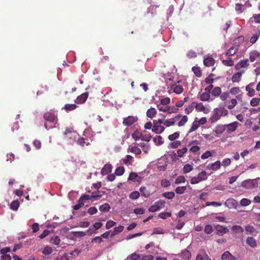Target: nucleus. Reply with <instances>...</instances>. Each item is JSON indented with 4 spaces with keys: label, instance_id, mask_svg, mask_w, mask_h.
<instances>
[{
    "label": "nucleus",
    "instance_id": "nucleus-1",
    "mask_svg": "<svg viewBox=\"0 0 260 260\" xmlns=\"http://www.w3.org/2000/svg\"><path fill=\"white\" fill-rule=\"evenodd\" d=\"M258 179V178L245 180L242 182V185L246 188H253L256 187L258 186V182L257 181V179Z\"/></svg>",
    "mask_w": 260,
    "mask_h": 260
},
{
    "label": "nucleus",
    "instance_id": "nucleus-2",
    "mask_svg": "<svg viewBox=\"0 0 260 260\" xmlns=\"http://www.w3.org/2000/svg\"><path fill=\"white\" fill-rule=\"evenodd\" d=\"M166 204V202L164 200H160L156 202L154 205L151 206L148 210L151 212H155L159 210L162 207H164Z\"/></svg>",
    "mask_w": 260,
    "mask_h": 260
},
{
    "label": "nucleus",
    "instance_id": "nucleus-3",
    "mask_svg": "<svg viewBox=\"0 0 260 260\" xmlns=\"http://www.w3.org/2000/svg\"><path fill=\"white\" fill-rule=\"evenodd\" d=\"M44 118L47 121L53 122L57 120V116L54 112L51 111L45 112L44 114Z\"/></svg>",
    "mask_w": 260,
    "mask_h": 260
},
{
    "label": "nucleus",
    "instance_id": "nucleus-4",
    "mask_svg": "<svg viewBox=\"0 0 260 260\" xmlns=\"http://www.w3.org/2000/svg\"><path fill=\"white\" fill-rule=\"evenodd\" d=\"M214 230L216 231V234L220 236L227 233L229 231V229L226 227L221 225L220 224L214 225Z\"/></svg>",
    "mask_w": 260,
    "mask_h": 260
},
{
    "label": "nucleus",
    "instance_id": "nucleus-5",
    "mask_svg": "<svg viewBox=\"0 0 260 260\" xmlns=\"http://www.w3.org/2000/svg\"><path fill=\"white\" fill-rule=\"evenodd\" d=\"M137 116H129L123 119V124L125 126H131L138 121Z\"/></svg>",
    "mask_w": 260,
    "mask_h": 260
},
{
    "label": "nucleus",
    "instance_id": "nucleus-6",
    "mask_svg": "<svg viewBox=\"0 0 260 260\" xmlns=\"http://www.w3.org/2000/svg\"><path fill=\"white\" fill-rule=\"evenodd\" d=\"M248 62V59L241 60L235 66V69L236 70H240L241 68H247L249 65Z\"/></svg>",
    "mask_w": 260,
    "mask_h": 260
},
{
    "label": "nucleus",
    "instance_id": "nucleus-7",
    "mask_svg": "<svg viewBox=\"0 0 260 260\" xmlns=\"http://www.w3.org/2000/svg\"><path fill=\"white\" fill-rule=\"evenodd\" d=\"M165 130L164 126L161 125V124H157L155 121H153V126L152 128V131L156 134H160L162 133Z\"/></svg>",
    "mask_w": 260,
    "mask_h": 260
},
{
    "label": "nucleus",
    "instance_id": "nucleus-8",
    "mask_svg": "<svg viewBox=\"0 0 260 260\" xmlns=\"http://www.w3.org/2000/svg\"><path fill=\"white\" fill-rule=\"evenodd\" d=\"M187 151L188 149L186 147H183L182 149H178L176 153H174V156L176 159H178L179 157H183L184 154H185Z\"/></svg>",
    "mask_w": 260,
    "mask_h": 260
},
{
    "label": "nucleus",
    "instance_id": "nucleus-9",
    "mask_svg": "<svg viewBox=\"0 0 260 260\" xmlns=\"http://www.w3.org/2000/svg\"><path fill=\"white\" fill-rule=\"evenodd\" d=\"M222 260H237V257L232 255L229 251L224 252L221 255Z\"/></svg>",
    "mask_w": 260,
    "mask_h": 260
},
{
    "label": "nucleus",
    "instance_id": "nucleus-10",
    "mask_svg": "<svg viewBox=\"0 0 260 260\" xmlns=\"http://www.w3.org/2000/svg\"><path fill=\"white\" fill-rule=\"evenodd\" d=\"M221 166V162L219 160H217L214 163L209 164L207 168L209 170L213 171H216L220 169Z\"/></svg>",
    "mask_w": 260,
    "mask_h": 260
},
{
    "label": "nucleus",
    "instance_id": "nucleus-11",
    "mask_svg": "<svg viewBox=\"0 0 260 260\" xmlns=\"http://www.w3.org/2000/svg\"><path fill=\"white\" fill-rule=\"evenodd\" d=\"M244 73V70H242L240 72H238L234 74L232 77V81L233 82L238 83L241 79L242 74Z\"/></svg>",
    "mask_w": 260,
    "mask_h": 260
},
{
    "label": "nucleus",
    "instance_id": "nucleus-12",
    "mask_svg": "<svg viewBox=\"0 0 260 260\" xmlns=\"http://www.w3.org/2000/svg\"><path fill=\"white\" fill-rule=\"evenodd\" d=\"M246 244L251 248H255L257 246V242L252 237H248L246 240Z\"/></svg>",
    "mask_w": 260,
    "mask_h": 260
},
{
    "label": "nucleus",
    "instance_id": "nucleus-13",
    "mask_svg": "<svg viewBox=\"0 0 260 260\" xmlns=\"http://www.w3.org/2000/svg\"><path fill=\"white\" fill-rule=\"evenodd\" d=\"M260 58V53L257 51L254 50L250 52L249 53V59L251 62H253L257 60V59Z\"/></svg>",
    "mask_w": 260,
    "mask_h": 260
},
{
    "label": "nucleus",
    "instance_id": "nucleus-14",
    "mask_svg": "<svg viewBox=\"0 0 260 260\" xmlns=\"http://www.w3.org/2000/svg\"><path fill=\"white\" fill-rule=\"evenodd\" d=\"M171 89L176 94H181L184 90L181 85H177L176 84H173L171 87Z\"/></svg>",
    "mask_w": 260,
    "mask_h": 260
},
{
    "label": "nucleus",
    "instance_id": "nucleus-15",
    "mask_svg": "<svg viewBox=\"0 0 260 260\" xmlns=\"http://www.w3.org/2000/svg\"><path fill=\"white\" fill-rule=\"evenodd\" d=\"M196 260H211L205 251H200L197 256Z\"/></svg>",
    "mask_w": 260,
    "mask_h": 260
},
{
    "label": "nucleus",
    "instance_id": "nucleus-16",
    "mask_svg": "<svg viewBox=\"0 0 260 260\" xmlns=\"http://www.w3.org/2000/svg\"><path fill=\"white\" fill-rule=\"evenodd\" d=\"M139 190L141 193V195L145 198H148L151 194L150 189L147 188L145 186L141 187L139 189Z\"/></svg>",
    "mask_w": 260,
    "mask_h": 260
},
{
    "label": "nucleus",
    "instance_id": "nucleus-17",
    "mask_svg": "<svg viewBox=\"0 0 260 260\" xmlns=\"http://www.w3.org/2000/svg\"><path fill=\"white\" fill-rule=\"evenodd\" d=\"M254 85V83H250L246 87V90L248 92V94L250 96H253L255 94V90L253 89Z\"/></svg>",
    "mask_w": 260,
    "mask_h": 260
},
{
    "label": "nucleus",
    "instance_id": "nucleus-18",
    "mask_svg": "<svg viewBox=\"0 0 260 260\" xmlns=\"http://www.w3.org/2000/svg\"><path fill=\"white\" fill-rule=\"evenodd\" d=\"M194 107L197 111L203 112L204 113H207L209 111L208 109L204 106L202 103H197Z\"/></svg>",
    "mask_w": 260,
    "mask_h": 260
},
{
    "label": "nucleus",
    "instance_id": "nucleus-19",
    "mask_svg": "<svg viewBox=\"0 0 260 260\" xmlns=\"http://www.w3.org/2000/svg\"><path fill=\"white\" fill-rule=\"evenodd\" d=\"M214 99V98H211L210 94L208 93L204 92L202 93L200 96V100L201 101H212Z\"/></svg>",
    "mask_w": 260,
    "mask_h": 260
},
{
    "label": "nucleus",
    "instance_id": "nucleus-20",
    "mask_svg": "<svg viewBox=\"0 0 260 260\" xmlns=\"http://www.w3.org/2000/svg\"><path fill=\"white\" fill-rule=\"evenodd\" d=\"M112 165L111 164H106L101 170V173L102 175H105L111 172Z\"/></svg>",
    "mask_w": 260,
    "mask_h": 260
},
{
    "label": "nucleus",
    "instance_id": "nucleus-21",
    "mask_svg": "<svg viewBox=\"0 0 260 260\" xmlns=\"http://www.w3.org/2000/svg\"><path fill=\"white\" fill-rule=\"evenodd\" d=\"M191 256L190 252L187 249L184 250L180 254V257L184 260H189Z\"/></svg>",
    "mask_w": 260,
    "mask_h": 260
},
{
    "label": "nucleus",
    "instance_id": "nucleus-22",
    "mask_svg": "<svg viewBox=\"0 0 260 260\" xmlns=\"http://www.w3.org/2000/svg\"><path fill=\"white\" fill-rule=\"evenodd\" d=\"M88 96L87 92H85L78 96L77 99V103L82 104L84 103L87 100Z\"/></svg>",
    "mask_w": 260,
    "mask_h": 260
},
{
    "label": "nucleus",
    "instance_id": "nucleus-23",
    "mask_svg": "<svg viewBox=\"0 0 260 260\" xmlns=\"http://www.w3.org/2000/svg\"><path fill=\"white\" fill-rule=\"evenodd\" d=\"M215 62V59L210 57H207L204 60V64L206 67H210L213 66Z\"/></svg>",
    "mask_w": 260,
    "mask_h": 260
},
{
    "label": "nucleus",
    "instance_id": "nucleus-24",
    "mask_svg": "<svg viewBox=\"0 0 260 260\" xmlns=\"http://www.w3.org/2000/svg\"><path fill=\"white\" fill-rule=\"evenodd\" d=\"M238 126L237 122H234L226 125L227 131L229 133L235 131Z\"/></svg>",
    "mask_w": 260,
    "mask_h": 260
},
{
    "label": "nucleus",
    "instance_id": "nucleus-25",
    "mask_svg": "<svg viewBox=\"0 0 260 260\" xmlns=\"http://www.w3.org/2000/svg\"><path fill=\"white\" fill-rule=\"evenodd\" d=\"M225 204L230 208H236L237 207V202L236 200L233 199H229L226 201Z\"/></svg>",
    "mask_w": 260,
    "mask_h": 260
},
{
    "label": "nucleus",
    "instance_id": "nucleus-26",
    "mask_svg": "<svg viewBox=\"0 0 260 260\" xmlns=\"http://www.w3.org/2000/svg\"><path fill=\"white\" fill-rule=\"evenodd\" d=\"M221 115L220 114L219 110L218 109H215L214 114L211 117L212 122H216L220 118Z\"/></svg>",
    "mask_w": 260,
    "mask_h": 260
},
{
    "label": "nucleus",
    "instance_id": "nucleus-27",
    "mask_svg": "<svg viewBox=\"0 0 260 260\" xmlns=\"http://www.w3.org/2000/svg\"><path fill=\"white\" fill-rule=\"evenodd\" d=\"M221 93V89L220 87L216 86L214 87L211 92V94L214 97H217Z\"/></svg>",
    "mask_w": 260,
    "mask_h": 260
},
{
    "label": "nucleus",
    "instance_id": "nucleus-28",
    "mask_svg": "<svg viewBox=\"0 0 260 260\" xmlns=\"http://www.w3.org/2000/svg\"><path fill=\"white\" fill-rule=\"evenodd\" d=\"M156 114V110L154 108H151L149 109L147 112L146 115L148 117L152 118L155 116Z\"/></svg>",
    "mask_w": 260,
    "mask_h": 260
},
{
    "label": "nucleus",
    "instance_id": "nucleus-29",
    "mask_svg": "<svg viewBox=\"0 0 260 260\" xmlns=\"http://www.w3.org/2000/svg\"><path fill=\"white\" fill-rule=\"evenodd\" d=\"M111 207L108 203H105L101 205L99 207V210L102 212H108Z\"/></svg>",
    "mask_w": 260,
    "mask_h": 260
},
{
    "label": "nucleus",
    "instance_id": "nucleus-30",
    "mask_svg": "<svg viewBox=\"0 0 260 260\" xmlns=\"http://www.w3.org/2000/svg\"><path fill=\"white\" fill-rule=\"evenodd\" d=\"M237 51V48L235 47H232L226 52L225 55L229 56H233L236 53Z\"/></svg>",
    "mask_w": 260,
    "mask_h": 260
},
{
    "label": "nucleus",
    "instance_id": "nucleus-31",
    "mask_svg": "<svg viewBox=\"0 0 260 260\" xmlns=\"http://www.w3.org/2000/svg\"><path fill=\"white\" fill-rule=\"evenodd\" d=\"M176 122L175 118H170L164 121V124L167 127H169L174 125Z\"/></svg>",
    "mask_w": 260,
    "mask_h": 260
},
{
    "label": "nucleus",
    "instance_id": "nucleus-32",
    "mask_svg": "<svg viewBox=\"0 0 260 260\" xmlns=\"http://www.w3.org/2000/svg\"><path fill=\"white\" fill-rule=\"evenodd\" d=\"M245 230L246 232H247L248 233H250L251 235H256V234H254L255 233H256V229L252 225H251L249 224L245 226Z\"/></svg>",
    "mask_w": 260,
    "mask_h": 260
},
{
    "label": "nucleus",
    "instance_id": "nucleus-33",
    "mask_svg": "<svg viewBox=\"0 0 260 260\" xmlns=\"http://www.w3.org/2000/svg\"><path fill=\"white\" fill-rule=\"evenodd\" d=\"M222 63L224 66L228 67H232L234 64L233 60L230 57H229L228 59L222 60Z\"/></svg>",
    "mask_w": 260,
    "mask_h": 260
},
{
    "label": "nucleus",
    "instance_id": "nucleus-34",
    "mask_svg": "<svg viewBox=\"0 0 260 260\" xmlns=\"http://www.w3.org/2000/svg\"><path fill=\"white\" fill-rule=\"evenodd\" d=\"M260 36V31H257L256 33L253 34L252 37H251L250 39V42L251 43V44H254L255 43L256 41L257 40V39H258V38Z\"/></svg>",
    "mask_w": 260,
    "mask_h": 260
},
{
    "label": "nucleus",
    "instance_id": "nucleus-35",
    "mask_svg": "<svg viewBox=\"0 0 260 260\" xmlns=\"http://www.w3.org/2000/svg\"><path fill=\"white\" fill-rule=\"evenodd\" d=\"M77 144L83 146L84 144L88 145L89 142L88 139H85L84 138H79L77 141Z\"/></svg>",
    "mask_w": 260,
    "mask_h": 260
},
{
    "label": "nucleus",
    "instance_id": "nucleus-36",
    "mask_svg": "<svg viewBox=\"0 0 260 260\" xmlns=\"http://www.w3.org/2000/svg\"><path fill=\"white\" fill-rule=\"evenodd\" d=\"M198 177L201 181L206 180L207 179L206 172L205 171H203L199 173L198 175Z\"/></svg>",
    "mask_w": 260,
    "mask_h": 260
},
{
    "label": "nucleus",
    "instance_id": "nucleus-37",
    "mask_svg": "<svg viewBox=\"0 0 260 260\" xmlns=\"http://www.w3.org/2000/svg\"><path fill=\"white\" fill-rule=\"evenodd\" d=\"M178 111V108L175 107H171L170 106L166 107V112H167L169 114L176 113Z\"/></svg>",
    "mask_w": 260,
    "mask_h": 260
},
{
    "label": "nucleus",
    "instance_id": "nucleus-38",
    "mask_svg": "<svg viewBox=\"0 0 260 260\" xmlns=\"http://www.w3.org/2000/svg\"><path fill=\"white\" fill-rule=\"evenodd\" d=\"M188 120V117L186 115L182 116L181 120L178 123V126H184Z\"/></svg>",
    "mask_w": 260,
    "mask_h": 260
},
{
    "label": "nucleus",
    "instance_id": "nucleus-39",
    "mask_svg": "<svg viewBox=\"0 0 260 260\" xmlns=\"http://www.w3.org/2000/svg\"><path fill=\"white\" fill-rule=\"evenodd\" d=\"M214 74L211 73L206 78L205 82L206 84H212L214 81V79L212 78Z\"/></svg>",
    "mask_w": 260,
    "mask_h": 260
},
{
    "label": "nucleus",
    "instance_id": "nucleus-40",
    "mask_svg": "<svg viewBox=\"0 0 260 260\" xmlns=\"http://www.w3.org/2000/svg\"><path fill=\"white\" fill-rule=\"evenodd\" d=\"M192 170L193 167L188 164L185 165L183 168V172L185 174L190 172Z\"/></svg>",
    "mask_w": 260,
    "mask_h": 260
},
{
    "label": "nucleus",
    "instance_id": "nucleus-41",
    "mask_svg": "<svg viewBox=\"0 0 260 260\" xmlns=\"http://www.w3.org/2000/svg\"><path fill=\"white\" fill-rule=\"evenodd\" d=\"M124 172V168L123 167H119L116 169L115 171V174L117 176H121L123 174Z\"/></svg>",
    "mask_w": 260,
    "mask_h": 260
},
{
    "label": "nucleus",
    "instance_id": "nucleus-42",
    "mask_svg": "<svg viewBox=\"0 0 260 260\" xmlns=\"http://www.w3.org/2000/svg\"><path fill=\"white\" fill-rule=\"evenodd\" d=\"M162 196L168 199H172L175 197V193L173 191L166 192L162 193Z\"/></svg>",
    "mask_w": 260,
    "mask_h": 260
},
{
    "label": "nucleus",
    "instance_id": "nucleus-43",
    "mask_svg": "<svg viewBox=\"0 0 260 260\" xmlns=\"http://www.w3.org/2000/svg\"><path fill=\"white\" fill-rule=\"evenodd\" d=\"M179 136V132H175L173 134L170 135L168 137V139L170 141H173L178 139Z\"/></svg>",
    "mask_w": 260,
    "mask_h": 260
},
{
    "label": "nucleus",
    "instance_id": "nucleus-44",
    "mask_svg": "<svg viewBox=\"0 0 260 260\" xmlns=\"http://www.w3.org/2000/svg\"><path fill=\"white\" fill-rule=\"evenodd\" d=\"M190 146L191 147L189 149L190 151L194 154H199V151L200 150L199 146L197 145H191Z\"/></svg>",
    "mask_w": 260,
    "mask_h": 260
},
{
    "label": "nucleus",
    "instance_id": "nucleus-45",
    "mask_svg": "<svg viewBox=\"0 0 260 260\" xmlns=\"http://www.w3.org/2000/svg\"><path fill=\"white\" fill-rule=\"evenodd\" d=\"M192 70L196 76L200 77L202 75V73L200 68L198 67H193Z\"/></svg>",
    "mask_w": 260,
    "mask_h": 260
},
{
    "label": "nucleus",
    "instance_id": "nucleus-46",
    "mask_svg": "<svg viewBox=\"0 0 260 260\" xmlns=\"http://www.w3.org/2000/svg\"><path fill=\"white\" fill-rule=\"evenodd\" d=\"M50 242L55 245H59L60 240L58 236H56L51 238Z\"/></svg>",
    "mask_w": 260,
    "mask_h": 260
},
{
    "label": "nucleus",
    "instance_id": "nucleus-47",
    "mask_svg": "<svg viewBox=\"0 0 260 260\" xmlns=\"http://www.w3.org/2000/svg\"><path fill=\"white\" fill-rule=\"evenodd\" d=\"M140 197V193L138 191H134L129 194V198L132 200H136Z\"/></svg>",
    "mask_w": 260,
    "mask_h": 260
},
{
    "label": "nucleus",
    "instance_id": "nucleus-48",
    "mask_svg": "<svg viewBox=\"0 0 260 260\" xmlns=\"http://www.w3.org/2000/svg\"><path fill=\"white\" fill-rule=\"evenodd\" d=\"M19 206V202L18 201H13L11 205L10 208L13 210H17Z\"/></svg>",
    "mask_w": 260,
    "mask_h": 260
},
{
    "label": "nucleus",
    "instance_id": "nucleus-49",
    "mask_svg": "<svg viewBox=\"0 0 260 260\" xmlns=\"http://www.w3.org/2000/svg\"><path fill=\"white\" fill-rule=\"evenodd\" d=\"M172 213L171 212H161L159 214L158 217L160 218L165 219L167 217H171Z\"/></svg>",
    "mask_w": 260,
    "mask_h": 260
},
{
    "label": "nucleus",
    "instance_id": "nucleus-50",
    "mask_svg": "<svg viewBox=\"0 0 260 260\" xmlns=\"http://www.w3.org/2000/svg\"><path fill=\"white\" fill-rule=\"evenodd\" d=\"M77 107L75 104H66L64 106V109L67 111H72L75 109Z\"/></svg>",
    "mask_w": 260,
    "mask_h": 260
},
{
    "label": "nucleus",
    "instance_id": "nucleus-51",
    "mask_svg": "<svg viewBox=\"0 0 260 260\" xmlns=\"http://www.w3.org/2000/svg\"><path fill=\"white\" fill-rule=\"evenodd\" d=\"M260 103V99L257 98H253L250 101L251 106L254 107L259 105Z\"/></svg>",
    "mask_w": 260,
    "mask_h": 260
},
{
    "label": "nucleus",
    "instance_id": "nucleus-52",
    "mask_svg": "<svg viewBox=\"0 0 260 260\" xmlns=\"http://www.w3.org/2000/svg\"><path fill=\"white\" fill-rule=\"evenodd\" d=\"M186 189V187L185 186H179L176 188L175 191L177 194H182L185 192Z\"/></svg>",
    "mask_w": 260,
    "mask_h": 260
},
{
    "label": "nucleus",
    "instance_id": "nucleus-53",
    "mask_svg": "<svg viewBox=\"0 0 260 260\" xmlns=\"http://www.w3.org/2000/svg\"><path fill=\"white\" fill-rule=\"evenodd\" d=\"M225 130L224 126L223 125H218L216 127L215 132L217 134H220L223 133Z\"/></svg>",
    "mask_w": 260,
    "mask_h": 260
},
{
    "label": "nucleus",
    "instance_id": "nucleus-54",
    "mask_svg": "<svg viewBox=\"0 0 260 260\" xmlns=\"http://www.w3.org/2000/svg\"><path fill=\"white\" fill-rule=\"evenodd\" d=\"M251 202L250 200L244 198L241 200L240 204L242 206H246L251 204Z\"/></svg>",
    "mask_w": 260,
    "mask_h": 260
},
{
    "label": "nucleus",
    "instance_id": "nucleus-55",
    "mask_svg": "<svg viewBox=\"0 0 260 260\" xmlns=\"http://www.w3.org/2000/svg\"><path fill=\"white\" fill-rule=\"evenodd\" d=\"M181 142L180 141H175L171 142L170 144V147L172 148H177L181 145Z\"/></svg>",
    "mask_w": 260,
    "mask_h": 260
},
{
    "label": "nucleus",
    "instance_id": "nucleus-56",
    "mask_svg": "<svg viewBox=\"0 0 260 260\" xmlns=\"http://www.w3.org/2000/svg\"><path fill=\"white\" fill-rule=\"evenodd\" d=\"M232 230L234 232H238V231L240 232L241 233H243L244 231L243 229L241 226L240 225H233L232 227Z\"/></svg>",
    "mask_w": 260,
    "mask_h": 260
},
{
    "label": "nucleus",
    "instance_id": "nucleus-57",
    "mask_svg": "<svg viewBox=\"0 0 260 260\" xmlns=\"http://www.w3.org/2000/svg\"><path fill=\"white\" fill-rule=\"evenodd\" d=\"M91 197L92 199L98 200L102 197V194L100 193L99 191H93L91 193Z\"/></svg>",
    "mask_w": 260,
    "mask_h": 260
},
{
    "label": "nucleus",
    "instance_id": "nucleus-58",
    "mask_svg": "<svg viewBox=\"0 0 260 260\" xmlns=\"http://www.w3.org/2000/svg\"><path fill=\"white\" fill-rule=\"evenodd\" d=\"M52 248H51L50 247H49V246H46V247L44 248V249H43V251H42L43 253L44 254H45V255H49V254H50L52 253Z\"/></svg>",
    "mask_w": 260,
    "mask_h": 260
},
{
    "label": "nucleus",
    "instance_id": "nucleus-59",
    "mask_svg": "<svg viewBox=\"0 0 260 260\" xmlns=\"http://www.w3.org/2000/svg\"><path fill=\"white\" fill-rule=\"evenodd\" d=\"M205 233L207 234H210L213 232V227L210 224H207L205 226L204 229Z\"/></svg>",
    "mask_w": 260,
    "mask_h": 260
},
{
    "label": "nucleus",
    "instance_id": "nucleus-60",
    "mask_svg": "<svg viewBox=\"0 0 260 260\" xmlns=\"http://www.w3.org/2000/svg\"><path fill=\"white\" fill-rule=\"evenodd\" d=\"M187 57L188 58H193L197 57V54L195 51L191 50L187 52Z\"/></svg>",
    "mask_w": 260,
    "mask_h": 260
},
{
    "label": "nucleus",
    "instance_id": "nucleus-61",
    "mask_svg": "<svg viewBox=\"0 0 260 260\" xmlns=\"http://www.w3.org/2000/svg\"><path fill=\"white\" fill-rule=\"evenodd\" d=\"M91 199H92L91 196L87 195V194H84V195H82V196H81L80 197V198L79 199V200L80 201V202L84 203V202L85 201H87Z\"/></svg>",
    "mask_w": 260,
    "mask_h": 260
},
{
    "label": "nucleus",
    "instance_id": "nucleus-62",
    "mask_svg": "<svg viewBox=\"0 0 260 260\" xmlns=\"http://www.w3.org/2000/svg\"><path fill=\"white\" fill-rule=\"evenodd\" d=\"M185 182V178L183 176H178L175 180V183L176 184H179L180 183Z\"/></svg>",
    "mask_w": 260,
    "mask_h": 260
},
{
    "label": "nucleus",
    "instance_id": "nucleus-63",
    "mask_svg": "<svg viewBox=\"0 0 260 260\" xmlns=\"http://www.w3.org/2000/svg\"><path fill=\"white\" fill-rule=\"evenodd\" d=\"M199 127V124L196 122V121H194L191 126V127L190 128L189 130V133H191L192 132H194Z\"/></svg>",
    "mask_w": 260,
    "mask_h": 260
},
{
    "label": "nucleus",
    "instance_id": "nucleus-64",
    "mask_svg": "<svg viewBox=\"0 0 260 260\" xmlns=\"http://www.w3.org/2000/svg\"><path fill=\"white\" fill-rule=\"evenodd\" d=\"M131 152L136 154H140L141 153V150L137 146H134L131 148Z\"/></svg>",
    "mask_w": 260,
    "mask_h": 260
}]
</instances>
